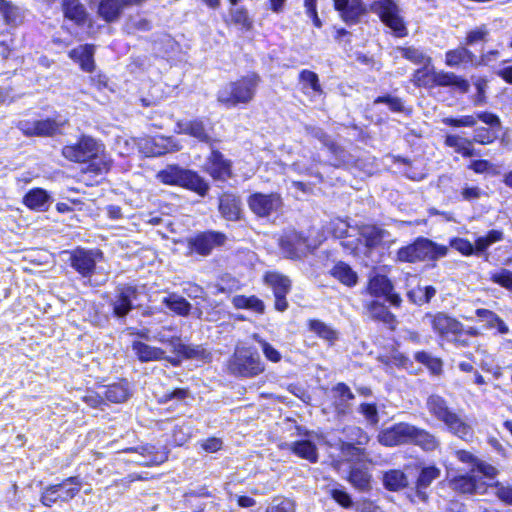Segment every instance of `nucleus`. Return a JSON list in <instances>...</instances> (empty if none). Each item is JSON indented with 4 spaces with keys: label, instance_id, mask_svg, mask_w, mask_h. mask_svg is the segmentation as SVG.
Segmentation results:
<instances>
[{
    "label": "nucleus",
    "instance_id": "obj_48",
    "mask_svg": "<svg viewBox=\"0 0 512 512\" xmlns=\"http://www.w3.org/2000/svg\"><path fill=\"white\" fill-rule=\"evenodd\" d=\"M232 303L237 309H249L259 314H262L265 310L263 301L256 296L238 295L233 297Z\"/></svg>",
    "mask_w": 512,
    "mask_h": 512
},
{
    "label": "nucleus",
    "instance_id": "obj_20",
    "mask_svg": "<svg viewBox=\"0 0 512 512\" xmlns=\"http://www.w3.org/2000/svg\"><path fill=\"white\" fill-rule=\"evenodd\" d=\"M432 81L437 86L453 87L455 90L466 93L469 90V82L452 72L433 71Z\"/></svg>",
    "mask_w": 512,
    "mask_h": 512
},
{
    "label": "nucleus",
    "instance_id": "obj_9",
    "mask_svg": "<svg viewBox=\"0 0 512 512\" xmlns=\"http://www.w3.org/2000/svg\"><path fill=\"white\" fill-rule=\"evenodd\" d=\"M138 146L149 157L161 156L181 149V145L175 139L164 136L141 138Z\"/></svg>",
    "mask_w": 512,
    "mask_h": 512
},
{
    "label": "nucleus",
    "instance_id": "obj_4",
    "mask_svg": "<svg viewBox=\"0 0 512 512\" xmlns=\"http://www.w3.org/2000/svg\"><path fill=\"white\" fill-rule=\"evenodd\" d=\"M360 239L357 243L354 241H343L342 245L346 248L356 251L359 249V243L363 241L364 245L368 249H373L382 245H390L394 242V239H390V234L380 227L375 225H362L358 229Z\"/></svg>",
    "mask_w": 512,
    "mask_h": 512
},
{
    "label": "nucleus",
    "instance_id": "obj_10",
    "mask_svg": "<svg viewBox=\"0 0 512 512\" xmlns=\"http://www.w3.org/2000/svg\"><path fill=\"white\" fill-rule=\"evenodd\" d=\"M248 206L257 216L267 217L281 208L282 199L277 193H254L248 198Z\"/></svg>",
    "mask_w": 512,
    "mask_h": 512
},
{
    "label": "nucleus",
    "instance_id": "obj_52",
    "mask_svg": "<svg viewBox=\"0 0 512 512\" xmlns=\"http://www.w3.org/2000/svg\"><path fill=\"white\" fill-rule=\"evenodd\" d=\"M163 303L178 315L186 316L190 312V303L177 294H170L168 297H165Z\"/></svg>",
    "mask_w": 512,
    "mask_h": 512
},
{
    "label": "nucleus",
    "instance_id": "obj_62",
    "mask_svg": "<svg viewBox=\"0 0 512 512\" xmlns=\"http://www.w3.org/2000/svg\"><path fill=\"white\" fill-rule=\"evenodd\" d=\"M267 512H295V504L288 498H275Z\"/></svg>",
    "mask_w": 512,
    "mask_h": 512
},
{
    "label": "nucleus",
    "instance_id": "obj_51",
    "mask_svg": "<svg viewBox=\"0 0 512 512\" xmlns=\"http://www.w3.org/2000/svg\"><path fill=\"white\" fill-rule=\"evenodd\" d=\"M153 450L154 447L152 446L141 447L140 455L144 459H136L135 462L140 465L151 466L161 464L167 459L165 452H153Z\"/></svg>",
    "mask_w": 512,
    "mask_h": 512
},
{
    "label": "nucleus",
    "instance_id": "obj_15",
    "mask_svg": "<svg viewBox=\"0 0 512 512\" xmlns=\"http://www.w3.org/2000/svg\"><path fill=\"white\" fill-rule=\"evenodd\" d=\"M449 486L452 490L463 494L482 495L487 492V484L478 479L474 473L454 477L449 481Z\"/></svg>",
    "mask_w": 512,
    "mask_h": 512
},
{
    "label": "nucleus",
    "instance_id": "obj_13",
    "mask_svg": "<svg viewBox=\"0 0 512 512\" xmlns=\"http://www.w3.org/2000/svg\"><path fill=\"white\" fill-rule=\"evenodd\" d=\"M226 236L220 232L209 231L201 233L189 240L190 248L202 256H207L218 246H222Z\"/></svg>",
    "mask_w": 512,
    "mask_h": 512
},
{
    "label": "nucleus",
    "instance_id": "obj_59",
    "mask_svg": "<svg viewBox=\"0 0 512 512\" xmlns=\"http://www.w3.org/2000/svg\"><path fill=\"white\" fill-rule=\"evenodd\" d=\"M442 122L452 127H473L477 123V117L475 114L463 115L459 118L446 117Z\"/></svg>",
    "mask_w": 512,
    "mask_h": 512
},
{
    "label": "nucleus",
    "instance_id": "obj_43",
    "mask_svg": "<svg viewBox=\"0 0 512 512\" xmlns=\"http://www.w3.org/2000/svg\"><path fill=\"white\" fill-rule=\"evenodd\" d=\"M401 56L415 65L428 66L431 63V58L422 49L409 46V47H398L396 49Z\"/></svg>",
    "mask_w": 512,
    "mask_h": 512
},
{
    "label": "nucleus",
    "instance_id": "obj_60",
    "mask_svg": "<svg viewBox=\"0 0 512 512\" xmlns=\"http://www.w3.org/2000/svg\"><path fill=\"white\" fill-rule=\"evenodd\" d=\"M40 500L44 506L51 507L52 504L60 500V486L55 484L45 488Z\"/></svg>",
    "mask_w": 512,
    "mask_h": 512
},
{
    "label": "nucleus",
    "instance_id": "obj_47",
    "mask_svg": "<svg viewBox=\"0 0 512 512\" xmlns=\"http://www.w3.org/2000/svg\"><path fill=\"white\" fill-rule=\"evenodd\" d=\"M57 485L60 486V501L68 502L79 493L82 483L78 477H69Z\"/></svg>",
    "mask_w": 512,
    "mask_h": 512
},
{
    "label": "nucleus",
    "instance_id": "obj_38",
    "mask_svg": "<svg viewBox=\"0 0 512 512\" xmlns=\"http://www.w3.org/2000/svg\"><path fill=\"white\" fill-rule=\"evenodd\" d=\"M170 346L172 351L177 356H183L185 358H204L205 350L201 346H189L181 343L179 338L173 337L170 340Z\"/></svg>",
    "mask_w": 512,
    "mask_h": 512
},
{
    "label": "nucleus",
    "instance_id": "obj_46",
    "mask_svg": "<svg viewBox=\"0 0 512 512\" xmlns=\"http://www.w3.org/2000/svg\"><path fill=\"white\" fill-rule=\"evenodd\" d=\"M366 13V7L361 0H351L341 11L342 19L347 23H355Z\"/></svg>",
    "mask_w": 512,
    "mask_h": 512
},
{
    "label": "nucleus",
    "instance_id": "obj_49",
    "mask_svg": "<svg viewBox=\"0 0 512 512\" xmlns=\"http://www.w3.org/2000/svg\"><path fill=\"white\" fill-rule=\"evenodd\" d=\"M501 240H503V232L500 230H491L485 236H481L476 239L474 245V253L476 255H481L491 245Z\"/></svg>",
    "mask_w": 512,
    "mask_h": 512
},
{
    "label": "nucleus",
    "instance_id": "obj_11",
    "mask_svg": "<svg viewBox=\"0 0 512 512\" xmlns=\"http://www.w3.org/2000/svg\"><path fill=\"white\" fill-rule=\"evenodd\" d=\"M103 254L99 250L76 249L70 258L71 266L83 277L90 276Z\"/></svg>",
    "mask_w": 512,
    "mask_h": 512
},
{
    "label": "nucleus",
    "instance_id": "obj_42",
    "mask_svg": "<svg viewBox=\"0 0 512 512\" xmlns=\"http://www.w3.org/2000/svg\"><path fill=\"white\" fill-rule=\"evenodd\" d=\"M471 144V140L464 139L458 135H447L445 138V145L454 148L455 152L464 157H472L476 155Z\"/></svg>",
    "mask_w": 512,
    "mask_h": 512
},
{
    "label": "nucleus",
    "instance_id": "obj_64",
    "mask_svg": "<svg viewBox=\"0 0 512 512\" xmlns=\"http://www.w3.org/2000/svg\"><path fill=\"white\" fill-rule=\"evenodd\" d=\"M333 394L340 400V405H344L354 397L350 388L343 383H339L333 388Z\"/></svg>",
    "mask_w": 512,
    "mask_h": 512
},
{
    "label": "nucleus",
    "instance_id": "obj_33",
    "mask_svg": "<svg viewBox=\"0 0 512 512\" xmlns=\"http://www.w3.org/2000/svg\"><path fill=\"white\" fill-rule=\"evenodd\" d=\"M367 309L371 318L383 322L391 329L395 328L397 323L396 318L384 304L378 301H372L368 304Z\"/></svg>",
    "mask_w": 512,
    "mask_h": 512
},
{
    "label": "nucleus",
    "instance_id": "obj_32",
    "mask_svg": "<svg viewBox=\"0 0 512 512\" xmlns=\"http://www.w3.org/2000/svg\"><path fill=\"white\" fill-rule=\"evenodd\" d=\"M124 8L120 0H102L98 6V14L106 22H114L119 19Z\"/></svg>",
    "mask_w": 512,
    "mask_h": 512
},
{
    "label": "nucleus",
    "instance_id": "obj_50",
    "mask_svg": "<svg viewBox=\"0 0 512 512\" xmlns=\"http://www.w3.org/2000/svg\"><path fill=\"white\" fill-rule=\"evenodd\" d=\"M349 482L360 491H368L371 488V475L365 469L352 468Z\"/></svg>",
    "mask_w": 512,
    "mask_h": 512
},
{
    "label": "nucleus",
    "instance_id": "obj_12",
    "mask_svg": "<svg viewBox=\"0 0 512 512\" xmlns=\"http://www.w3.org/2000/svg\"><path fill=\"white\" fill-rule=\"evenodd\" d=\"M411 424L400 422L381 430L377 435L378 442L386 447H394L409 443Z\"/></svg>",
    "mask_w": 512,
    "mask_h": 512
},
{
    "label": "nucleus",
    "instance_id": "obj_28",
    "mask_svg": "<svg viewBox=\"0 0 512 512\" xmlns=\"http://www.w3.org/2000/svg\"><path fill=\"white\" fill-rule=\"evenodd\" d=\"M439 476L440 469L435 466L425 467L421 470L416 485V497L419 500L425 502L428 499L425 489Z\"/></svg>",
    "mask_w": 512,
    "mask_h": 512
},
{
    "label": "nucleus",
    "instance_id": "obj_26",
    "mask_svg": "<svg viewBox=\"0 0 512 512\" xmlns=\"http://www.w3.org/2000/svg\"><path fill=\"white\" fill-rule=\"evenodd\" d=\"M285 447L291 450L296 456L311 463H315L318 460L316 445L310 439H302L291 443H285Z\"/></svg>",
    "mask_w": 512,
    "mask_h": 512
},
{
    "label": "nucleus",
    "instance_id": "obj_27",
    "mask_svg": "<svg viewBox=\"0 0 512 512\" xmlns=\"http://www.w3.org/2000/svg\"><path fill=\"white\" fill-rule=\"evenodd\" d=\"M136 296V290L133 287H123L119 289L117 299L113 302V311L116 316L123 317L132 309V301Z\"/></svg>",
    "mask_w": 512,
    "mask_h": 512
},
{
    "label": "nucleus",
    "instance_id": "obj_21",
    "mask_svg": "<svg viewBox=\"0 0 512 512\" xmlns=\"http://www.w3.org/2000/svg\"><path fill=\"white\" fill-rule=\"evenodd\" d=\"M219 211L226 220H239L242 213L240 199L234 194L224 193L219 198Z\"/></svg>",
    "mask_w": 512,
    "mask_h": 512
},
{
    "label": "nucleus",
    "instance_id": "obj_63",
    "mask_svg": "<svg viewBox=\"0 0 512 512\" xmlns=\"http://www.w3.org/2000/svg\"><path fill=\"white\" fill-rule=\"evenodd\" d=\"M128 33H135L137 31H147L150 29L148 20L140 17L130 18L126 23Z\"/></svg>",
    "mask_w": 512,
    "mask_h": 512
},
{
    "label": "nucleus",
    "instance_id": "obj_16",
    "mask_svg": "<svg viewBox=\"0 0 512 512\" xmlns=\"http://www.w3.org/2000/svg\"><path fill=\"white\" fill-rule=\"evenodd\" d=\"M206 171L216 180H226L231 177V162L218 150H212L207 158Z\"/></svg>",
    "mask_w": 512,
    "mask_h": 512
},
{
    "label": "nucleus",
    "instance_id": "obj_37",
    "mask_svg": "<svg viewBox=\"0 0 512 512\" xmlns=\"http://www.w3.org/2000/svg\"><path fill=\"white\" fill-rule=\"evenodd\" d=\"M0 14L7 25L17 26L22 22L23 11L11 1L0 0Z\"/></svg>",
    "mask_w": 512,
    "mask_h": 512
},
{
    "label": "nucleus",
    "instance_id": "obj_2",
    "mask_svg": "<svg viewBox=\"0 0 512 512\" xmlns=\"http://www.w3.org/2000/svg\"><path fill=\"white\" fill-rule=\"evenodd\" d=\"M228 370L235 376L252 378L265 371V364L257 351L249 347H240L235 349L230 358Z\"/></svg>",
    "mask_w": 512,
    "mask_h": 512
},
{
    "label": "nucleus",
    "instance_id": "obj_55",
    "mask_svg": "<svg viewBox=\"0 0 512 512\" xmlns=\"http://www.w3.org/2000/svg\"><path fill=\"white\" fill-rule=\"evenodd\" d=\"M343 432L347 439L346 442L353 443L358 446H365L370 441L369 435L360 427L348 426L344 428Z\"/></svg>",
    "mask_w": 512,
    "mask_h": 512
},
{
    "label": "nucleus",
    "instance_id": "obj_41",
    "mask_svg": "<svg viewBox=\"0 0 512 512\" xmlns=\"http://www.w3.org/2000/svg\"><path fill=\"white\" fill-rule=\"evenodd\" d=\"M62 8L66 18L78 24L84 22L86 10L79 0H63Z\"/></svg>",
    "mask_w": 512,
    "mask_h": 512
},
{
    "label": "nucleus",
    "instance_id": "obj_45",
    "mask_svg": "<svg viewBox=\"0 0 512 512\" xmlns=\"http://www.w3.org/2000/svg\"><path fill=\"white\" fill-rule=\"evenodd\" d=\"M474 60L475 55L470 50L465 47H459L446 53L445 63L450 67H454L462 63L473 64Z\"/></svg>",
    "mask_w": 512,
    "mask_h": 512
},
{
    "label": "nucleus",
    "instance_id": "obj_54",
    "mask_svg": "<svg viewBox=\"0 0 512 512\" xmlns=\"http://www.w3.org/2000/svg\"><path fill=\"white\" fill-rule=\"evenodd\" d=\"M309 328L319 337L329 342H334L338 338L337 331L320 320H311L309 322Z\"/></svg>",
    "mask_w": 512,
    "mask_h": 512
},
{
    "label": "nucleus",
    "instance_id": "obj_40",
    "mask_svg": "<svg viewBox=\"0 0 512 512\" xmlns=\"http://www.w3.org/2000/svg\"><path fill=\"white\" fill-rule=\"evenodd\" d=\"M265 281L273 289L274 295H287L291 289L289 278L277 272L267 273Z\"/></svg>",
    "mask_w": 512,
    "mask_h": 512
},
{
    "label": "nucleus",
    "instance_id": "obj_36",
    "mask_svg": "<svg viewBox=\"0 0 512 512\" xmlns=\"http://www.w3.org/2000/svg\"><path fill=\"white\" fill-rule=\"evenodd\" d=\"M339 449L341 456L347 461L366 460L370 463H375L372 459L369 458V453L366 451V449L356 444L339 440Z\"/></svg>",
    "mask_w": 512,
    "mask_h": 512
},
{
    "label": "nucleus",
    "instance_id": "obj_35",
    "mask_svg": "<svg viewBox=\"0 0 512 512\" xmlns=\"http://www.w3.org/2000/svg\"><path fill=\"white\" fill-rule=\"evenodd\" d=\"M102 394L112 403L124 402L130 396L129 383L123 380L119 383L111 384L105 388Z\"/></svg>",
    "mask_w": 512,
    "mask_h": 512
},
{
    "label": "nucleus",
    "instance_id": "obj_57",
    "mask_svg": "<svg viewBox=\"0 0 512 512\" xmlns=\"http://www.w3.org/2000/svg\"><path fill=\"white\" fill-rule=\"evenodd\" d=\"M253 339L260 345L263 355L268 361L279 363L282 359L281 353L274 348L269 342L260 337L258 334H253Z\"/></svg>",
    "mask_w": 512,
    "mask_h": 512
},
{
    "label": "nucleus",
    "instance_id": "obj_14",
    "mask_svg": "<svg viewBox=\"0 0 512 512\" xmlns=\"http://www.w3.org/2000/svg\"><path fill=\"white\" fill-rule=\"evenodd\" d=\"M367 290L373 296H385L390 304L395 307H399L402 302V299L398 294L392 293L393 285L384 275H375L371 277Z\"/></svg>",
    "mask_w": 512,
    "mask_h": 512
},
{
    "label": "nucleus",
    "instance_id": "obj_22",
    "mask_svg": "<svg viewBox=\"0 0 512 512\" xmlns=\"http://www.w3.org/2000/svg\"><path fill=\"white\" fill-rule=\"evenodd\" d=\"M177 132L190 135L200 142L209 143L211 140L209 131L201 120L178 121Z\"/></svg>",
    "mask_w": 512,
    "mask_h": 512
},
{
    "label": "nucleus",
    "instance_id": "obj_25",
    "mask_svg": "<svg viewBox=\"0 0 512 512\" xmlns=\"http://www.w3.org/2000/svg\"><path fill=\"white\" fill-rule=\"evenodd\" d=\"M132 350L140 362L160 361L165 358V351L141 341L132 342Z\"/></svg>",
    "mask_w": 512,
    "mask_h": 512
},
{
    "label": "nucleus",
    "instance_id": "obj_29",
    "mask_svg": "<svg viewBox=\"0 0 512 512\" xmlns=\"http://www.w3.org/2000/svg\"><path fill=\"white\" fill-rule=\"evenodd\" d=\"M187 169L178 165H168L156 174V178L163 184L182 186Z\"/></svg>",
    "mask_w": 512,
    "mask_h": 512
},
{
    "label": "nucleus",
    "instance_id": "obj_6",
    "mask_svg": "<svg viewBox=\"0 0 512 512\" xmlns=\"http://www.w3.org/2000/svg\"><path fill=\"white\" fill-rule=\"evenodd\" d=\"M425 320L429 321L433 331L440 337L449 338L453 336L457 344L465 345L464 341L457 339V336L463 332V324L455 318L446 313L438 312L436 314H426Z\"/></svg>",
    "mask_w": 512,
    "mask_h": 512
},
{
    "label": "nucleus",
    "instance_id": "obj_5",
    "mask_svg": "<svg viewBox=\"0 0 512 512\" xmlns=\"http://www.w3.org/2000/svg\"><path fill=\"white\" fill-rule=\"evenodd\" d=\"M370 11L379 15L382 22L398 36L405 35L406 28L399 15V7L393 0H375L370 5Z\"/></svg>",
    "mask_w": 512,
    "mask_h": 512
},
{
    "label": "nucleus",
    "instance_id": "obj_19",
    "mask_svg": "<svg viewBox=\"0 0 512 512\" xmlns=\"http://www.w3.org/2000/svg\"><path fill=\"white\" fill-rule=\"evenodd\" d=\"M408 444H414L424 451L431 452L440 447V440L433 433L411 424Z\"/></svg>",
    "mask_w": 512,
    "mask_h": 512
},
{
    "label": "nucleus",
    "instance_id": "obj_44",
    "mask_svg": "<svg viewBox=\"0 0 512 512\" xmlns=\"http://www.w3.org/2000/svg\"><path fill=\"white\" fill-rule=\"evenodd\" d=\"M299 81L305 94H321L322 87L318 75L310 70H302L299 74Z\"/></svg>",
    "mask_w": 512,
    "mask_h": 512
},
{
    "label": "nucleus",
    "instance_id": "obj_1",
    "mask_svg": "<svg viewBox=\"0 0 512 512\" xmlns=\"http://www.w3.org/2000/svg\"><path fill=\"white\" fill-rule=\"evenodd\" d=\"M260 78L256 74L244 76L223 86L217 95L220 103L227 107L248 104L255 96Z\"/></svg>",
    "mask_w": 512,
    "mask_h": 512
},
{
    "label": "nucleus",
    "instance_id": "obj_7",
    "mask_svg": "<svg viewBox=\"0 0 512 512\" xmlns=\"http://www.w3.org/2000/svg\"><path fill=\"white\" fill-rule=\"evenodd\" d=\"M101 151V144L89 136H83L78 143L66 145L62 149V155L73 162H86Z\"/></svg>",
    "mask_w": 512,
    "mask_h": 512
},
{
    "label": "nucleus",
    "instance_id": "obj_24",
    "mask_svg": "<svg viewBox=\"0 0 512 512\" xmlns=\"http://www.w3.org/2000/svg\"><path fill=\"white\" fill-rule=\"evenodd\" d=\"M426 409L437 421L444 423L453 410L447 401L440 395L432 394L426 400Z\"/></svg>",
    "mask_w": 512,
    "mask_h": 512
},
{
    "label": "nucleus",
    "instance_id": "obj_58",
    "mask_svg": "<svg viewBox=\"0 0 512 512\" xmlns=\"http://www.w3.org/2000/svg\"><path fill=\"white\" fill-rule=\"evenodd\" d=\"M415 360L426 365L434 374H440L442 371V361L433 357L431 354L421 351L415 353Z\"/></svg>",
    "mask_w": 512,
    "mask_h": 512
},
{
    "label": "nucleus",
    "instance_id": "obj_31",
    "mask_svg": "<svg viewBox=\"0 0 512 512\" xmlns=\"http://www.w3.org/2000/svg\"><path fill=\"white\" fill-rule=\"evenodd\" d=\"M382 483L387 490L396 492L407 487L408 478L403 471L391 469L383 473Z\"/></svg>",
    "mask_w": 512,
    "mask_h": 512
},
{
    "label": "nucleus",
    "instance_id": "obj_8",
    "mask_svg": "<svg viewBox=\"0 0 512 512\" xmlns=\"http://www.w3.org/2000/svg\"><path fill=\"white\" fill-rule=\"evenodd\" d=\"M67 124L66 119H43L35 121H20L19 129L27 136H53L61 132Z\"/></svg>",
    "mask_w": 512,
    "mask_h": 512
},
{
    "label": "nucleus",
    "instance_id": "obj_34",
    "mask_svg": "<svg viewBox=\"0 0 512 512\" xmlns=\"http://www.w3.org/2000/svg\"><path fill=\"white\" fill-rule=\"evenodd\" d=\"M50 201V195L41 188L30 190L23 198V203L32 210H45Z\"/></svg>",
    "mask_w": 512,
    "mask_h": 512
},
{
    "label": "nucleus",
    "instance_id": "obj_53",
    "mask_svg": "<svg viewBox=\"0 0 512 512\" xmlns=\"http://www.w3.org/2000/svg\"><path fill=\"white\" fill-rule=\"evenodd\" d=\"M488 279L507 290L512 291V271L499 268L488 273Z\"/></svg>",
    "mask_w": 512,
    "mask_h": 512
},
{
    "label": "nucleus",
    "instance_id": "obj_3",
    "mask_svg": "<svg viewBox=\"0 0 512 512\" xmlns=\"http://www.w3.org/2000/svg\"><path fill=\"white\" fill-rule=\"evenodd\" d=\"M447 252L446 246L438 245L426 238H418L413 244L400 248L397 259L401 262L415 263L444 257Z\"/></svg>",
    "mask_w": 512,
    "mask_h": 512
},
{
    "label": "nucleus",
    "instance_id": "obj_39",
    "mask_svg": "<svg viewBox=\"0 0 512 512\" xmlns=\"http://www.w3.org/2000/svg\"><path fill=\"white\" fill-rule=\"evenodd\" d=\"M181 187L192 190L200 196H205L209 190V184L196 172L188 169Z\"/></svg>",
    "mask_w": 512,
    "mask_h": 512
},
{
    "label": "nucleus",
    "instance_id": "obj_17",
    "mask_svg": "<svg viewBox=\"0 0 512 512\" xmlns=\"http://www.w3.org/2000/svg\"><path fill=\"white\" fill-rule=\"evenodd\" d=\"M446 429L454 436L464 440L471 441L474 436V429L466 417L453 411L443 423Z\"/></svg>",
    "mask_w": 512,
    "mask_h": 512
},
{
    "label": "nucleus",
    "instance_id": "obj_18",
    "mask_svg": "<svg viewBox=\"0 0 512 512\" xmlns=\"http://www.w3.org/2000/svg\"><path fill=\"white\" fill-rule=\"evenodd\" d=\"M283 254L288 258H299L309 249L307 240L296 232L285 235L280 240Z\"/></svg>",
    "mask_w": 512,
    "mask_h": 512
},
{
    "label": "nucleus",
    "instance_id": "obj_56",
    "mask_svg": "<svg viewBox=\"0 0 512 512\" xmlns=\"http://www.w3.org/2000/svg\"><path fill=\"white\" fill-rule=\"evenodd\" d=\"M490 488L493 494L504 504L512 505V486L507 483L495 482L488 485L487 489Z\"/></svg>",
    "mask_w": 512,
    "mask_h": 512
},
{
    "label": "nucleus",
    "instance_id": "obj_61",
    "mask_svg": "<svg viewBox=\"0 0 512 512\" xmlns=\"http://www.w3.org/2000/svg\"><path fill=\"white\" fill-rule=\"evenodd\" d=\"M450 246L464 256H471L475 254L474 245L469 240L464 238H452L450 240Z\"/></svg>",
    "mask_w": 512,
    "mask_h": 512
},
{
    "label": "nucleus",
    "instance_id": "obj_30",
    "mask_svg": "<svg viewBox=\"0 0 512 512\" xmlns=\"http://www.w3.org/2000/svg\"><path fill=\"white\" fill-rule=\"evenodd\" d=\"M332 277L348 287L355 286L358 281L357 273L345 262H337L330 270Z\"/></svg>",
    "mask_w": 512,
    "mask_h": 512
},
{
    "label": "nucleus",
    "instance_id": "obj_23",
    "mask_svg": "<svg viewBox=\"0 0 512 512\" xmlns=\"http://www.w3.org/2000/svg\"><path fill=\"white\" fill-rule=\"evenodd\" d=\"M95 47L92 44L80 45L69 52V57L79 63L85 72H92L95 68L94 56Z\"/></svg>",
    "mask_w": 512,
    "mask_h": 512
}]
</instances>
